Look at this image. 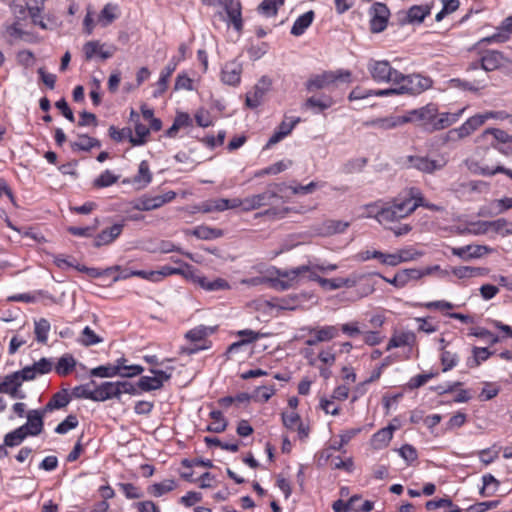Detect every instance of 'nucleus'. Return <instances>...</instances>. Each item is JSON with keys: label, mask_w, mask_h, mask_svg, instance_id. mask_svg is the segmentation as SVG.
<instances>
[{"label": "nucleus", "mask_w": 512, "mask_h": 512, "mask_svg": "<svg viewBox=\"0 0 512 512\" xmlns=\"http://www.w3.org/2000/svg\"><path fill=\"white\" fill-rule=\"evenodd\" d=\"M367 211L369 217H374L386 228L411 214V208H408L404 200L400 198L386 203L367 205Z\"/></svg>", "instance_id": "f257e3e1"}, {"label": "nucleus", "mask_w": 512, "mask_h": 512, "mask_svg": "<svg viewBox=\"0 0 512 512\" xmlns=\"http://www.w3.org/2000/svg\"><path fill=\"white\" fill-rule=\"evenodd\" d=\"M11 9L15 21L6 30L11 42L29 41L31 34L26 28L32 22V8L29 6L28 0H13Z\"/></svg>", "instance_id": "f03ea898"}, {"label": "nucleus", "mask_w": 512, "mask_h": 512, "mask_svg": "<svg viewBox=\"0 0 512 512\" xmlns=\"http://www.w3.org/2000/svg\"><path fill=\"white\" fill-rule=\"evenodd\" d=\"M317 271L319 270L317 269L316 264H307L292 269L279 270V279L276 282V286L281 290H287L298 285L305 278L319 284V279H322V277L317 274Z\"/></svg>", "instance_id": "7ed1b4c3"}, {"label": "nucleus", "mask_w": 512, "mask_h": 512, "mask_svg": "<svg viewBox=\"0 0 512 512\" xmlns=\"http://www.w3.org/2000/svg\"><path fill=\"white\" fill-rule=\"evenodd\" d=\"M338 82L351 83L352 73L349 70L338 69L335 71H323L320 74H314L306 81L307 91L314 92L321 89L336 87Z\"/></svg>", "instance_id": "20e7f679"}, {"label": "nucleus", "mask_w": 512, "mask_h": 512, "mask_svg": "<svg viewBox=\"0 0 512 512\" xmlns=\"http://www.w3.org/2000/svg\"><path fill=\"white\" fill-rule=\"evenodd\" d=\"M29 380H32V365H27L19 371L0 376V393L8 394L13 399H23L26 395L21 390V386Z\"/></svg>", "instance_id": "39448f33"}, {"label": "nucleus", "mask_w": 512, "mask_h": 512, "mask_svg": "<svg viewBox=\"0 0 512 512\" xmlns=\"http://www.w3.org/2000/svg\"><path fill=\"white\" fill-rule=\"evenodd\" d=\"M394 85L398 87L400 95H419L432 87L433 80L421 74L406 75L399 71Z\"/></svg>", "instance_id": "423d86ee"}, {"label": "nucleus", "mask_w": 512, "mask_h": 512, "mask_svg": "<svg viewBox=\"0 0 512 512\" xmlns=\"http://www.w3.org/2000/svg\"><path fill=\"white\" fill-rule=\"evenodd\" d=\"M407 123H416L424 131L433 133L437 131L438 107L434 103H428L417 109L405 113Z\"/></svg>", "instance_id": "0eeeda50"}, {"label": "nucleus", "mask_w": 512, "mask_h": 512, "mask_svg": "<svg viewBox=\"0 0 512 512\" xmlns=\"http://www.w3.org/2000/svg\"><path fill=\"white\" fill-rule=\"evenodd\" d=\"M367 70L376 83H392L397 79L398 70L393 68L388 60L370 59Z\"/></svg>", "instance_id": "6e6552de"}, {"label": "nucleus", "mask_w": 512, "mask_h": 512, "mask_svg": "<svg viewBox=\"0 0 512 512\" xmlns=\"http://www.w3.org/2000/svg\"><path fill=\"white\" fill-rule=\"evenodd\" d=\"M448 160L445 156H440L437 159H431L428 156L409 155L406 158L408 168H414L420 172L432 174L436 171L442 170Z\"/></svg>", "instance_id": "1a4fd4ad"}, {"label": "nucleus", "mask_w": 512, "mask_h": 512, "mask_svg": "<svg viewBox=\"0 0 512 512\" xmlns=\"http://www.w3.org/2000/svg\"><path fill=\"white\" fill-rule=\"evenodd\" d=\"M283 186V184L269 185L266 191L244 198V211L259 209L269 205L273 198H280L279 192L282 191Z\"/></svg>", "instance_id": "9d476101"}, {"label": "nucleus", "mask_w": 512, "mask_h": 512, "mask_svg": "<svg viewBox=\"0 0 512 512\" xmlns=\"http://www.w3.org/2000/svg\"><path fill=\"white\" fill-rule=\"evenodd\" d=\"M484 117L482 114H476L470 118H468L461 126L458 128L451 129L447 132L446 140L447 141H458L470 136L474 133L479 127L484 124Z\"/></svg>", "instance_id": "9b49d317"}, {"label": "nucleus", "mask_w": 512, "mask_h": 512, "mask_svg": "<svg viewBox=\"0 0 512 512\" xmlns=\"http://www.w3.org/2000/svg\"><path fill=\"white\" fill-rule=\"evenodd\" d=\"M370 31L372 33L383 32L388 24L390 11L386 4L375 2L370 8Z\"/></svg>", "instance_id": "f8f14e48"}, {"label": "nucleus", "mask_w": 512, "mask_h": 512, "mask_svg": "<svg viewBox=\"0 0 512 512\" xmlns=\"http://www.w3.org/2000/svg\"><path fill=\"white\" fill-rule=\"evenodd\" d=\"M175 197L176 193L174 191H168L163 195L156 196L145 195L139 198L133 207L139 211H151L171 202Z\"/></svg>", "instance_id": "ddd939ff"}, {"label": "nucleus", "mask_w": 512, "mask_h": 512, "mask_svg": "<svg viewBox=\"0 0 512 512\" xmlns=\"http://www.w3.org/2000/svg\"><path fill=\"white\" fill-rule=\"evenodd\" d=\"M26 418L27 421L24 425L6 434L4 438L5 446H18L27 436L32 435V411L27 412Z\"/></svg>", "instance_id": "4468645a"}, {"label": "nucleus", "mask_w": 512, "mask_h": 512, "mask_svg": "<svg viewBox=\"0 0 512 512\" xmlns=\"http://www.w3.org/2000/svg\"><path fill=\"white\" fill-rule=\"evenodd\" d=\"M85 58L92 59L96 54L102 59L106 60L116 53L117 47L114 45L101 44L99 41H88L83 46Z\"/></svg>", "instance_id": "2eb2a0df"}, {"label": "nucleus", "mask_w": 512, "mask_h": 512, "mask_svg": "<svg viewBox=\"0 0 512 512\" xmlns=\"http://www.w3.org/2000/svg\"><path fill=\"white\" fill-rule=\"evenodd\" d=\"M506 64H512V61L507 59L503 53L496 50L486 51L480 59V66L487 72L501 69Z\"/></svg>", "instance_id": "dca6fc26"}, {"label": "nucleus", "mask_w": 512, "mask_h": 512, "mask_svg": "<svg viewBox=\"0 0 512 512\" xmlns=\"http://www.w3.org/2000/svg\"><path fill=\"white\" fill-rule=\"evenodd\" d=\"M225 12L228 16V24H231L237 32L243 29L242 7L239 0H224Z\"/></svg>", "instance_id": "f3484780"}, {"label": "nucleus", "mask_w": 512, "mask_h": 512, "mask_svg": "<svg viewBox=\"0 0 512 512\" xmlns=\"http://www.w3.org/2000/svg\"><path fill=\"white\" fill-rule=\"evenodd\" d=\"M242 65L236 61L227 62L221 71V80L224 84L238 86L241 82Z\"/></svg>", "instance_id": "a211bd4d"}, {"label": "nucleus", "mask_w": 512, "mask_h": 512, "mask_svg": "<svg viewBox=\"0 0 512 512\" xmlns=\"http://www.w3.org/2000/svg\"><path fill=\"white\" fill-rule=\"evenodd\" d=\"M453 255L464 260L480 258L491 252V248L484 245H466L463 247H454L451 249Z\"/></svg>", "instance_id": "6ab92c4d"}, {"label": "nucleus", "mask_w": 512, "mask_h": 512, "mask_svg": "<svg viewBox=\"0 0 512 512\" xmlns=\"http://www.w3.org/2000/svg\"><path fill=\"white\" fill-rule=\"evenodd\" d=\"M124 224L117 223L102 230L94 239V246L101 247L113 243L122 233Z\"/></svg>", "instance_id": "aec40b11"}, {"label": "nucleus", "mask_w": 512, "mask_h": 512, "mask_svg": "<svg viewBox=\"0 0 512 512\" xmlns=\"http://www.w3.org/2000/svg\"><path fill=\"white\" fill-rule=\"evenodd\" d=\"M236 335L238 337H240L241 339L239 341H236V342L232 343L228 347V352L229 353L236 352V351L239 350V348L241 346L253 343V342L257 341L258 339L263 338V337L266 336L265 333L256 332V331H253L251 329L239 330L236 333Z\"/></svg>", "instance_id": "412c9836"}, {"label": "nucleus", "mask_w": 512, "mask_h": 512, "mask_svg": "<svg viewBox=\"0 0 512 512\" xmlns=\"http://www.w3.org/2000/svg\"><path fill=\"white\" fill-rule=\"evenodd\" d=\"M119 399V389L116 382L95 383V402H104L109 399Z\"/></svg>", "instance_id": "4be33fe9"}, {"label": "nucleus", "mask_w": 512, "mask_h": 512, "mask_svg": "<svg viewBox=\"0 0 512 512\" xmlns=\"http://www.w3.org/2000/svg\"><path fill=\"white\" fill-rule=\"evenodd\" d=\"M415 342L416 335L412 331L394 333L387 344L386 351L404 346H413Z\"/></svg>", "instance_id": "5701e85b"}, {"label": "nucleus", "mask_w": 512, "mask_h": 512, "mask_svg": "<svg viewBox=\"0 0 512 512\" xmlns=\"http://www.w3.org/2000/svg\"><path fill=\"white\" fill-rule=\"evenodd\" d=\"M396 430V427L393 425H389L385 428L378 430L373 434L371 438V445L374 449H383L388 446L390 443L393 433Z\"/></svg>", "instance_id": "b1692460"}, {"label": "nucleus", "mask_w": 512, "mask_h": 512, "mask_svg": "<svg viewBox=\"0 0 512 512\" xmlns=\"http://www.w3.org/2000/svg\"><path fill=\"white\" fill-rule=\"evenodd\" d=\"M194 282L206 291H219L230 288L229 283L223 278H215L210 280L205 276H195Z\"/></svg>", "instance_id": "393cba45"}, {"label": "nucleus", "mask_w": 512, "mask_h": 512, "mask_svg": "<svg viewBox=\"0 0 512 512\" xmlns=\"http://www.w3.org/2000/svg\"><path fill=\"white\" fill-rule=\"evenodd\" d=\"M498 30L497 33L482 39V42L501 43L507 41L509 34H512V16L505 18Z\"/></svg>", "instance_id": "a878e982"}, {"label": "nucleus", "mask_w": 512, "mask_h": 512, "mask_svg": "<svg viewBox=\"0 0 512 512\" xmlns=\"http://www.w3.org/2000/svg\"><path fill=\"white\" fill-rule=\"evenodd\" d=\"M177 63L178 62L175 60V58H173L161 71L159 80L157 82V90L154 92L155 97L162 95L167 90L169 78L175 71Z\"/></svg>", "instance_id": "bb28decb"}, {"label": "nucleus", "mask_w": 512, "mask_h": 512, "mask_svg": "<svg viewBox=\"0 0 512 512\" xmlns=\"http://www.w3.org/2000/svg\"><path fill=\"white\" fill-rule=\"evenodd\" d=\"M407 123L406 115L388 116L373 120L370 124L380 129L390 130Z\"/></svg>", "instance_id": "cd10ccee"}, {"label": "nucleus", "mask_w": 512, "mask_h": 512, "mask_svg": "<svg viewBox=\"0 0 512 512\" xmlns=\"http://www.w3.org/2000/svg\"><path fill=\"white\" fill-rule=\"evenodd\" d=\"M72 151H90L93 148L101 147V142L94 137H90L86 134L78 136V140L71 142L70 144Z\"/></svg>", "instance_id": "c85d7f7f"}, {"label": "nucleus", "mask_w": 512, "mask_h": 512, "mask_svg": "<svg viewBox=\"0 0 512 512\" xmlns=\"http://www.w3.org/2000/svg\"><path fill=\"white\" fill-rule=\"evenodd\" d=\"M315 18V13L313 10L307 11L304 14L300 15L294 22L291 28V34L294 36H301L304 34L306 29L312 24Z\"/></svg>", "instance_id": "c756f323"}, {"label": "nucleus", "mask_w": 512, "mask_h": 512, "mask_svg": "<svg viewBox=\"0 0 512 512\" xmlns=\"http://www.w3.org/2000/svg\"><path fill=\"white\" fill-rule=\"evenodd\" d=\"M214 332L212 327L199 325L185 334V338L192 343L207 344L206 338Z\"/></svg>", "instance_id": "7c9ffc66"}, {"label": "nucleus", "mask_w": 512, "mask_h": 512, "mask_svg": "<svg viewBox=\"0 0 512 512\" xmlns=\"http://www.w3.org/2000/svg\"><path fill=\"white\" fill-rule=\"evenodd\" d=\"M76 364L77 362L74 356L70 353H66L59 358L54 369L59 376H67L75 369Z\"/></svg>", "instance_id": "2f4dec72"}, {"label": "nucleus", "mask_w": 512, "mask_h": 512, "mask_svg": "<svg viewBox=\"0 0 512 512\" xmlns=\"http://www.w3.org/2000/svg\"><path fill=\"white\" fill-rule=\"evenodd\" d=\"M71 401V396L67 389H63L53 395L50 401L45 405L44 411H52L54 409H60L67 406Z\"/></svg>", "instance_id": "473e14b6"}, {"label": "nucleus", "mask_w": 512, "mask_h": 512, "mask_svg": "<svg viewBox=\"0 0 512 512\" xmlns=\"http://www.w3.org/2000/svg\"><path fill=\"white\" fill-rule=\"evenodd\" d=\"M408 208H411V214L418 208L422 207L426 202L420 189L416 187L409 188L407 197L403 198Z\"/></svg>", "instance_id": "72a5a7b5"}, {"label": "nucleus", "mask_w": 512, "mask_h": 512, "mask_svg": "<svg viewBox=\"0 0 512 512\" xmlns=\"http://www.w3.org/2000/svg\"><path fill=\"white\" fill-rule=\"evenodd\" d=\"M466 108H462L454 113L449 112H438V118H437V131L443 130L445 128L450 127L451 125L455 124L460 117L463 115Z\"/></svg>", "instance_id": "f704fd0d"}, {"label": "nucleus", "mask_w": 512, "mask_h": 512, "mask_svg": "<svg viewBox=\"0 0 512 512\" xmlns=\"http://www.w3.org/2000/svg\"><path fill=\"white\" fill-rule=\"evenodd\" d=\"M431 12L428 5H414L407 11L406 17L408 23H421Z\"/></svg>", "instance_id": "c9c22d12"}, {"label": "nucleus", "mask_w": 512, "mask_h": 512, "mask_svg": "<svg viewBox=\"0 0 512 512\" xmlns=\"http://www.w3.org/2000/svg\"><path fill=\"white\" fill-rule=\"evenodd\" d=\"M209 416L211 419H213V422L206 427V431L213 433H222L226 430L228 422L224 418L221 411L213 410L210 412Z\"/></svg>", "instance_id": "e433bc0d"}, {"label": "nucleus", "mask_w": 512, "mask_h": 512, "mask_svg": "<svg viewBox=\"0 0 512 512\" xmlns=\"http://www.w3.org/2000/svg\"><path fill=\"white\" fill-rule=\"evenodd\" d=\"M333 103L334 101L330 96H323L321 98L312 96L305 101L304 106L306 108L314 109L315 113H319L330 108Z\"/></svg>", "instance_id": "4c0bfd02"}, {"label": "nucleus", "mask_w": 512, "mask_h": 512, "mask_svg": "<svg viewBox=\"0 0 512 512\" xmlns=\"http://www.w3.org/2000/svg\"><path fill=\"white\" fill-rule=\"evenodd\" d=\"M72 396L77 399H89L95 401V381L76 386L72 389Z\"/></svg>", "instance_id": "58836bf2"}, {"label": "nucleus", "mask_w": 512, "mask_h": 512, "mask_svg": "<svg viewBox=\"0 0 512 512\" xmlns=\"http://www.w3.org/2000/svg\"><path fill=\"white\" fill-rule=\"evenodd\" d=\"M192 235L202 240H212L223 236V231L208 226H198L191 232Z\"/></svg>", "instance_id": "ea45409f"}, {"label": "nucleus", "mask_w": 512, "mask_h": 512, "mask_svg": "<svg viewBox=\"0 0 512 512\" xmlns=\"http://www.w3.org/2000/svg\"><path fill=\"white\" fill-rule=\"evenodd\" d=\"M152 181V174L150 172L149 164L143 160L139 164L138 173L134 176L133 182L140 184L142 187L147 186Z\"/></svg>", "instance_id": "a19ab883"}, {"label": "nucleus", "mask_w": 512, "mask_h": 512, "mask_svg": "<svg viewBox=\"0 0 512 512\" xmlns=\"http://www.w3.org/2000/svg\"><path fill=\"white\" fill-rule=\"evenodd\" d=\"M176 487V483L172 479H166L160 483H154L148 489L149 493L154 497H160L165 493H168L174 490Z\"/></svg>", "instance_id": "79ce46f5"}, {"label": "nucleus", "mask_w": 512, "mask_h": 512, "mask_svg": "<svg viewBox=\"0 0 512 512\" xmlns=\"http://www.w3.org/2000/svg\"><path fill=\"white\" fill-rule=\"evenodd\" d=\"M118 373H120L118 366L113 364L101 365L90 370V376L100 378H112L118 376Z\"/></svg>", "instance_id": "37998d69"}, {"label": "nucleus", "mask_w": 512, "mask_h": 512, "mask_svg": "<svg viewBox=\"0 0 512 512\" xmlns=\"http://www.w3.org/2000/svg\"><path fill=\"white\" fill-rule=\"evenodd\" d=\"M117 6L110 3L106 4L98 16V22L107 27L117 18Z\"/></svg>", "instance_id": "c03bdc74"}, {"label": "nucleus", "mask_w": 512, "mask_h": 512, "mask_svg": "<svg viewBox=\"0 0 512 512\" xmlns=\"http://www.w3.org/2000/svg\"><path fill=\"white\" fill-rule=\"evenodd\" d=\"M119 180V175H115L110 170H105L93 181L95 188H105L115 184Z\"/></svg>", "instance_id": "a18cd8bd"}, {"label": "nucleus", "mask_w": 512, "mask_h": 512, "mask_svg": "<svg viewBox=\"0 0 512 512\" xmlns=\"http://www.w3.org/2000/svg\"><path fill=\"white\" fill-rule=\"evenodd\" d=\"M50 328L51 326L49 321L44 318L40 319L38 322H34V334L36 335V339L39 343H47Z\"/></svg>", "instance_id": "49530a36"}, {"label": "nucleus", "mask_w": 512, "mask_h": 512, "mask_svg": "<svg viewBox=\"0 0 512 512\" xmlns=\"http://www.w3.org/2000/svg\"><path fill=\"white\" fill-rule=\"evenodd\" d=\"M284 4V0H263L258 6V11L267 16H276L278 12V8Z\"/></svg>", "instance_id": "de8ad7c7"}, {"label": "nucleus", "mask_w": 512, "mask_h": 512, "mask_svg": "<svg viewBox=\"0 0 512 512\" xmlns=\"http://www.w3.org/2000/svg\"><path fill=\"white\" fill-rule=\"evenodd\" d=\"M137 386L139 387L140 391L149 392L153 390H159L162 388V383L158 378L151 376H142L138 382Z\"/></svg>", "instance_id": "09e8293b"}, {"label": "nucleus", "mask_w": 512, "mask_h": 512, "mask_svg": "<svg viewBox=\"0 0 512 512\" xmlns=\"http://www.w3.org/2000/svg\"><path fill=\"white\" fill-rule=\"evenodd\" d=\"M490 228L502 236L512 235V223L505 218H499L491 221Z\"/></svg>", "instance_id": "8fccbe9b"}, {"label": "nucleus", "mask_w": 512, "mask_h": 512, "mask_svg": "<svg viewBox=\"0 0 512 512\" xmlns=\"http://www.w3.org/2000/svg\"><path fill=\"white\" fill-rule=\"evenodd\" d=\"M149 133H150L149 128H147L146 125H144L142 123H136V125H135L136 136H133L131 134L130 143L133 146L143 145L146 142V137L149 135Z\"/></svg>", "instance_id": "3c124183"}, {"label": "nucleus", "mask_w": 512, "mask_h": 512, "mask_svg": "<svg viewBox=\"0 0 512 512\" xmlns=\"http://www.w3.org/2000/svg\"><path fill=\"white\" fill-rule=\"evenodd\" d=\"M79 424L78 418L74 414L68 415L61 423L55 428L57 434H66L70 430L75 429Z\"/></svg>", "instance_id": "603ef678"}, {"label": "nucleus", "mask_w": 512, "mask_h": 512, "mask_svg": "<svg viewBox=\"0 0 512 512\" xmlns=\"http://www.w3.org/2000/svg\"><path fill=\"white\" fill-rule=\"evenodd\" d=\"M316 335L321 342H327L336 338L339 334V330L336 326L327 325L320 328H314Z\"/></svg>", "instance_id": "864d4df0"}, {"label": "nucleus", "mask_w": 512, "mask_h": 512, "mask_svg": "<svg viewBox=\"0 0 512 512\" xmlns=\"http://www.w3.org/2000/svg\"><path fill=\"white\" fill-rule=\"evenodd\" d=\"M300 122V117H285L275 130L280 132L283 136L287 137Z\"/></svg>", "instance_id": "5fc2aeb1"}, {"label": "nucleus", "mask_w": 512, "mask_h": 512, "mask_svg": "<svg viewBox=\"0 0 512 512\" xmlns=\"http://www.w3.org/2000/svg\"><path fill=\"white\" fill-rule=\"evenodd\" d=\"M103 339L98 336L89 326H86L82 333L80 342L84 346H92L101 343Z\"/></svg>", "instance_id": "6e6d98bb"}, {"label": "nucleus", "mask_w": 512, "mask_h": 512, "mask_svg": "<svg viewBox=\"0 0 512 512\" xmlns=\"http://www.w3.org/2000/svg\"><path fill=\"white\" fill-rule=\"evenodd\" d=\"M399 275L398 282H401L402 288L405 287L409 281L421 279V274L418 268L402 269L397 272Z\"/></svg>", "instance_id": "4d7b16f0"}, {"label": "nucleus", "mask_w": 512, "mask_h": 512, "mask_svg": "<svg viewBox=\"0 0 512 512\" xmlns=\"http://www.w3.org/2000/svg\"><path fill=\"white\" fill-rule=\"evenodd\" d=\"M459 361V357L457 353L451 352L449 350H443L441 353V363L443 365V371H449L454 368Z\"/></svg>", "instance_id": "13d9d810"}, {"label": "nucleus", "mask_w": 512, "mask_h": 512, "mask_svg": "<svg viewBox=\"0 0 512 512\" xmlns=\"http://www.w3.org/2000/svg\"><path fill=\"white\" fill-rule=\"evenodd\" d=\"M264 95L263 90L254 88L252 92L246 94V106L251 109L257 108L262 103Z\"/></svg>", "instance_id": "bf43d9fd"}, {"label": "nucleus", "mask_w": 512, "mask_h": 512, "mask_svg": "<svg viewBox=\"0 0 512 512\" xmlns=\"http://www.w3.org/2000/svg\"><path fill=\"white\" fill-rule=\"evenodd\" d=\"M398 453L408 465L416 461L418 458L417 450L410 444H404L401 448L398 449Z\"/></svg>", "instance_id": "052dcab7"}, {"label": "nucleus", "mask_w": 512, "mask_h": 512, "mask_svg": "<svg viewBox=\"0 0 512 512\" xmlns=\"http://www.w3.org/2000/svg\"><path fill=\"white\" fill-rule=\"evenodd\" d=\"M451 83L455 87H458V88L463 89V90L472 91V92H477L480 89L485 87V84L482 83L481 81H476L474 83H471V82L464 81V80H461V79H452Z\"/></svg>", "instance_id": "680f3d73"}, {"label": "nucleus", "mask_w": 512, "mask_h": 512, "mask_svg": "<svg viewBox=\"0 0 512 512\" xmlns=\"http://www.w3.org/2000/svg\"><path fill=\"white\" fill-rule=\"evenodd\" d=\"M469 335L475 336L478 338H487L489 340L490 344H492V345L500 342L499 336L493 334L492 332H490L489 330H487L485 328H472L470 330Z\"/></svg>", "instance_id": "e2e57ef3"}, {"label": "nucleus", "mask_w": 512, "mask_h": 512, "mask_svg": "<svg viewBox=\"0 0 512 512\" xmlns=\"http://www.w3.org/2000/svg\"><path fill=\"white\" fill-rule=\"evenodd\" d=\"M108 132L109 136L116 142H122L126 138L130 141V128L117 129L115 126H110Z\"/></svg>", "instance_id": "0e129e2a"}, {"label": "nucleus", "mask_w": 512, "mask_h": 512, "mask_svg": "<svg viewBox=\"0 0 512 512\" xmlns=\"http://www.w3.org/2000/svg\"><path fill=\"white\" fill-rule=\"evenodd\" d=\"M365 277L366 274L363 273H352L347 278H339V288H352L356 286L360 281H362Z\"/></svg>", "instance_id": "69168bd1"}, {"label": "nucleus", "mask_w": 512, "mask_h": 512, "mask_svg": "<svg viewBox=\"0 0 512 512\" xmlns=\"http://www.w3.org/2000/svg\"><path fill=\"white\" fill-rule=\"evenodd\" d=\"M399 257L401 259V263L409 262L416 260L423 256V252L417 251L412 247L409 248H403L398 251Z\"/></svg>", "instance_id": "338daca9"}, {"label": "nucleus", "mask_w": 512, "mask_h": 512, "mask_svg": "<svg viewBox=\"0 0 512 512\" xmlns=\"http://www.w3.org/2000/svg\"><path fill=\"white\" fill-rule=\"evenodd\" d=\"M491 221H477L470 223L468 227V232L474 235H482L486 234L490 228Z\"/></svg>", "instance_id": "774afa93"}]
</instances>
